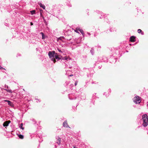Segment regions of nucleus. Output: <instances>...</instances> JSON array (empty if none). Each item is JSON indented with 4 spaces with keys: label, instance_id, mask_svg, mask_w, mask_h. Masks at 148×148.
I'll return each instance as SVG.
<instances>
[{
    "label": "nucleus",
    "instance_id": "nucleus-1",
    "mask_svg": "<svg viewBox=\"0 0 148 148\" xmlns=\"http://www.w3.org/2000/svg\"><path fill=\"white\" fill-rule=\"evenodd\" d=\"M142 119L143 121V125L145 127L148 125V117L146 114H145L142 116Z\"/></svg>",
    "mask_w": 148,
    "mask_h": 148
},
{
    "label": "nucleus",
    "instance_id": "nucleus-2",
    "mask_svg": "<svg viewBox=\"0 0 148 148\" xmlns=\"http://www.w3.org/2000/svg\"><path fill=\"white\" fill-rule=\"evenodd\" d=\"M55 52L54 51H49L48 53V55L50 58L51 59V60L53 61L54 63H55L56 62V60L54 58V55L55 54Z\"/></svg>",
    "mask_w": 148,
    "mask_h": 148
},
{
    "label": "nucleus",
    "instance_id": "nucleus-3",
    "mask_svg": "<svg viewBox=\"0 0 148 148\" xmlns=\"http://www.w3.org/2000/svg\"><path fill=\"white\" fill-rule=\"evenodd\" d=\"M140 98L139 96H136L133 99L134 101L136 103H139L141 101Z\"/></svg>",
    "mask_w": 148,
    "mask_h": 148
},
{
    "label": "nucleus",
    "instance_id": "nucleus-4",
    "mask_svg": "<svg viewBox=\"0 0 148 148\" xmlns=\"http://www.w3.org/2000/svg\"><path fill=\"white\" fill-rule=\"evenodd\" d=\"M54 56L55 57V59H58V60H60L62 59L63 60H67L68 59L67 58H62V57L60 58L59 57L60 56L58 55L57 53H55Z\"/></svg>",
    "mask_w": 148,
    "mask_h": 148
},
{
    "label": "nucleus",
    "instance_id": "nucleus-5",
    "mask_svg": "<svg viewBox=\"0 0 148 148\" xmlns=\"http://www.w3.org/2000/svg\"><path fill=\"white\" fill-rule=\"evenodd\" d=\"M56 139L57 140L56 141V143L58 144V145H60V144L61 142V139L58 136L57 137H56Z\"/></svg>",
    "mask_w": 148,
    "mask_h": 148
},
{
    "label": "nucleus",
    "instance_id": "nucleus-6",
    "mask_svg": "<svg viewBox=\"0 0 148 148\" xmlns=\"http://www.w3.org/2000/svg\"><path fill=\"white\" fill-rule=\"evenodd\" d=\"M10 123V121H6L3 123V125L4 127L7 126Z\"/></svg>",
    "mask_w": 148,
    "mask_h": 148
},
{
    "label": "nucleus",
    "instance_id": "nucleus-7",
    "mask_svg": "<svg viewBox=\"0 0 148 148\" xmlns=\"http://www.w3.org/2000/svg\"><path fill=\"white\" fill-rule=\"evenodd\" d=\"M136 37L134 36H131L130 38V41L132 42H134L135 41V39Z\"/></svg>",
    "mask_w": 148,
    "mask_h": 148
},
{
    "label": "nucleus",
    "instance_id": "nucleus-8",
    "mask_svg": "<svg viewBox=\"0 0 148 148\" xmlns=\"http://www.w3.org/2000/svg\"><path fill=\"white\" fill-rule=\"evenodd\" d=\"M63 126L65 127H68V125L67 121H64L63 124Z\"/></svg>",
    "mask_w": 148,
    "mask_h": 148
},
{
    "label": "nucleus",
    "instance_id": "nucleus-9",
    "mask_svg": "<svg viewBox=\"0 0 148 148\" xmlns=\"http://www.w3.org/2000/svg\"><path fill=\"white\" fill-rule=\"evenodd\" d=\"M76 29L79 31L83 35L84 34L83 30L80 28H76Z\"/></svg>",
    "mask_w": 148,
    "mask_h": 148
},
{
    "label": "nucleus",
    "instance_id": "nucleus-10",
    "mask_svg": "<svg viewBox=\"0 0 148 148\" xmlns=\"http://www.w3.org/2000/svg\"><path fill=\"white\" fill-rule=\"evenodd\" d=\"M5 101L7 102L8 103V104L9 105L12 106V102L10 101L6 100Z\"/></svg>",
    "mask_w": 148,
    "mask_h": 148
},
{
    "label": "nucleus",
    "instance_id": "nucleus-11",
    "mask_svg": "<svg viewBox=\"0 0 148 148\" xmlns=\"http://www.w3.org/2000/svg\"><path fill=\"white\" fill-rule=\"evenodd\" d=\"M39 5H40V6L43 8V9H45V6L43 5L41 3H40L39 4Z\"/></svg>",
    "mask_w": 148,
    "mask_h": 148
},
{
    "label": "nucleus",
    "instance_id": "nucleus-12",
    "mask_svg": "<svg viewBox=\"0 0 148 148\" xmlns=\"http://www.w3.org/2000/svg\"><path fill=\"white\" fill-rule=\"evenodd\" d=\"M138 33H141V34L143 35L144 34L143 32L140 29H138Z\"/></svg>",
    "mask_w": 148,
    "mask_h": 148
},
{
    "label": "nucleus",
    "instance_id": "nucleus-13",
    "mask_svg": "<svg viewBox=\"0 0 148 148\" xmlns=\"http://www.w3.org/2000/svg\"><path fill=\"white\" fill-rule=\"evenodd\" d=\"M18 136L19 137V138L23 139L24 138V136L21 134H18Z\"/></svg>",
    "mask_w": 148,
    "mask_h": 148
},
{
    "label": "nucleus",
    "instance_id": "nucleus-14",
    "mask_svg": "<svg viewBox=\"0 0 148 148\" xmlns=\"http://www.w3.org/2000/svg\"><path fill=\"white\" fill-rule=\"evenodd\" d=\"M40 33L42 35V39H44L45 38V36H44V34H43V32H41Z\"/></svg>",
    "mask_w": 148,
    "mask_h": 148
},
{
    "label": "nucleus",
    "instance_id": "nucleus-15",
    "mask_svg": "<svg viewBox=\"0 0 148 148\" xmlns=\"http://www.w3.org/2000/svg\"><path fill=\"white\" fill-rule=\"evenodd\" d=\"M4 90H6L7 92H9L10 93H12V91L11 90L9 89H4Z\"/></svg>",
    "mask_w": 148,
    "mask_h": 148
},
{
    "label": "nucleus",
    "instance_id": "nucleus-16",
    "mask_svg": "<svg viewBox=\"0 0 148 148\" xmlns=\"http://www.w3.org/2000/svg\"><path fill=\"white\" fill-rule=\"evenodd\" d=\"M23 123H21V125H20V127H21V128L22 130H24V128L23 127Z\"/></svg>",
    "mask_w": 148,
    "mask_h": 148
},
{
    "label": "nucleus",
    "instance_id": "nucleus-17",
    "mask_svg": "<svg viewBox=\"0 0 148 148\" xmlns=\"http://www.w3.org/2000/svg\"><path fill=\"white\" fill-rule=\"evenodd\" d=\"M31 14L32 15H33L35 14V10H33L30 11Z\"/></svg>",
    "mask_w": 148,
    "mask_h": 148
},
{
    "label": "nucleus",
    "instance_id": "nucleus-18",
    "mask_svg": "<svg viewBox=\"0 0 148 148\" xmlns=\"http://www.w3.org/2000/svg\"><path fill=\"white\" fill-rule=\"evenodd\" d=\"M0 69H4V70H5V68L2 67L0 65Z\"/></svg>",
    "mask_w": 148,
    "mask_h": 148
},
{
    "label": "nucleus",
    "instance_id": "nucleus-19",
    "mask_svg": "<svg viewBox=\"0 0 148 148\" xmlns=\"http://www.w3.org/2000/svg\"><path fill=\"white\" fill-rule=\"evenodd\" d=\"M78 81H76L75 82V85L76 86L77 85V83H78Z\"/></svg>",
    "mask_w": 148,
    "mask_h": 148
},
{
    "label": "nucleus",
    "instance_id": "nucleus-20",
    "mask_svg": "<svg viewBox=\"0 0 148 148\" xmlns=\"http://www.w3.org/2000/svg\"><path fill=\"white\" fill-rule=\"evenodd\" d=\"M75 31L76 33H79V32H78V30H77V29H76L75 30Z\"/></svg>",
    "mask_w": 148,
    "mask_h": 148
},
{
    "label": "nucleus",
    "instance_id": "nucleus-21",
    "mask_svg": "<svg viewBox=\"0 0 148 148\" xmlns=\"http://www.w3.org/2000/svg\"><path fill=\"white\" fill-rule=\"evenodd\" d=\"M40 15L41 16H42V18H43L44 19V21H45V18H44V16H42V15L41 14H40Z\"/></svg>",
    "mask_w": 148,
    "mask_h": 148
},
{
    "label": "nucleus",
    "instance_id": "nucleus-22",
    "mask_svg": "<svg viewBox=\"0 0 148 148\" xmlns=\"http://www.w3.org/2000/svg\"><path fill=\"white\" fill-rule=\"evenodd\" d=\"M58 50L59 52H62V51L60 50L59 49H58Z\"/></svg>",
    "mask_w": 148,
    "mask_h": 148
},
{
    "label": "nucleus",
    "instance_id": "nucleus-23",
    "mask_svg": "<svg viewBox=\"0 0 148 148\" xmlns=\"http://www.w3.org/2000/svg\"><path fill=\"white\" fill-rule=\"evenodd\" d=\"M73 76V75H69V76H70V77H71V76Z\"/></svg>",
    "mask_w": 148,
    "mask_h": 148
},
{
    "label": "nucleus",
    "instance_id": "nucleus-24",
    "mask_svg": "<svg viewBox=\"0 0 148 148\" xmlns=\"http://www.w3.org/2000/svg\"><path fill=\"white\" fill-rule=\"evenodd\" d=\"M30 24L31 25H33V23L32 22H31Z\"/></svg>",
    "mask_w": 148,
    "mask_h": 148
},
{
    "label": "nucleus",
    "instance_id": "nucleus-25",
    "mask_svg": "<svg viewBox=\"0 0 148 148\" xmlns=\"http://www.w3.org/2000/svg\"><path fill=\"white\" fill-rule=\"evenodd\" d=\"M74 148H76L75 147H74Z\"/></svg>",
    "mask_w": 148,
    "mask_h": 148
}]
</instances>
